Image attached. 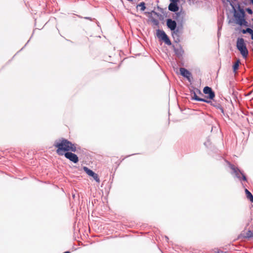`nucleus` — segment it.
I'll use <instances>...</instances> for the list:
<instances>
[{
    "mask_svg": "<svg viewBox=\"0 0 253 253\" xmlns=\"http://www.w3.org/2000/svg\"><path fill=\"white\" fill-rule=\"evenodd\" d=\"M166 25L171 31L174 42L179 43L180 42V37L183 33L184 23H177L175 20L168 18L166 19Z\"/></svg>",
    "mask_w": 253,
    "mask_h": 253,
    "instance_id": "nucleus-1",
    "label": "nucleus"
},
{
    "mask_svg": "<svg viewBox=\"0 0 253 253\" xmlns=\"http://www.w3.org/2000/svg\"><path fill=\"white\" fill-rule=\"evenodd\" d=\"M233 13V21L230 20L229 23L234 22L235 24L240 26L248 27L249 24L246 20V14L243 8H239L235 11H232Z\"/></svg>",
    "mask_w": 253,
    "mask_h": 253,
    "instance_id": "nucleus-2",
    "label": "nucleus"
},
{
    "mask_svg": "<svg viewBox=\"0 0 253 253\" xmlns=\"http://www.w3.org/2000/svg\"><path fill=\"white\" fill-rule=\"evenodd\" d=\"M68 140L61 138L54 141L53 146L56 148V152L59 156H64L68 152Z\"/></svg>",
    "mask_w": 253,
    "mask_h": 253,
    "instance_id": "nucleus-3",
    "label": "nucleus"
},
{
    "mask_svg": "<svg viewBox=\"0 0 253 253\" xmlns=\"http://www.w3.org/2000/svg\"><path fill=\"white\" fill-rule=\"evenodd\" d=\"M229 168L232 170L231 174L234 175L240 181H248L247 176L244 171L229 162H227Z\"/></svg>",
    "mask_w": 253,
    "mask_h": 253,
    "instance_id": "nucleus-4",
    "label": "nucleus"
},
{
    "mask_svg": "<svg viewBox=\"0 0 253 253\" xmlns=\"http://www.w3.org/2000/svg\"><path fill=\"white\" fill-rule=\"evenodd\" d=\"M237 49L240 51L244 58H246L249 54V51L244 39L242 38H238L236 41Z\"/></svg>",
    "mask_w": 253,
    "mask_h": 253,
    "instance_id": "nucleus-5",
    "label": "nucleus"
},
{
    "mask_svg": "<svg viewBox=\"0 0 253 253\" xmlns=\"http://www.w3.org/2000/svg\"><path fill=\"white\" fill-rule=\"evenodd\" d=\"M156 31V36L160 41H163L168 45H172V43L169 38L163 30L158 29Z\"/></svg>",
    "mask_w": 253,
    "mask_h": 253,
    "instance_id": "nucleus-6",
    "label": "nucleus"
},
{
    "mask_svg": "<svg viewBox=\"0 0 253 253\" xmlns=\"http://www.w3.org/2000/svg\"><path fill=\"white\" fill-rule=\"evenodd\" d=\"M203 93L207 95L205 96L206 99L210 100H213L215 97V92L211 87L206 86L203 88Z\"/></svg>",
    "mask_w": 253,
    "mask_h": 253,
    "instance_id": "nucleus-7",
    "label": "nucleus"
},
{
    "mask_svg": "<svg viewBox=\"0 0 253 253\" xmlns=\"http://www.w3.org/2000/svg\"><path fill=\"white\" fill-rule=\"evenodd\" d=\"M84 171L89 176L93 178V179L97 182H100V179L98 175L90 169L87 167L84 166L83 168Z\"/></svg>",
    "mask_w": 253,
    "mask_h": 253,
    "instance_id": "nucleus-8",
    "label": "nucleus"
},
{
    "mask_svg": "<svg viewBox=\"0 0 253 253\" xmlns=\"http://www.w3.org/2000/svg\"><path fill=\"white\" fill-rule=\"evenodd\" d=\"M179 71L180 75L183 77L186 78L189 82L191 83L192 82L193 79L192 74L188 70L184 68H180Z\"/></svg>",
    "mask_w": 253,
    "mask_h": 253,
    "instance_id": "nucleus-9",
    "label": "nucleus"
},
{
    "mask_svg": "<svg viewBox=\"0 0 253 253\" xmlns=\"http://www.w3.org/2000/svg\"><path fill=\"white\" fill-rule=\"evenodd\" d=\"M178 48H176L174 45H172V48L175 55L179 59H181L183 58L184 50L181 44H178Z\"/></svg>",
    "mask_w": 253,
    "mask_h": 253,
    "instance_id": "nucleus-10",
    "label": "nucleus"
},
{
    "mask_svg": "<svg viewBox=\"0 0 253 253\" xmlns=\"http://www.w3.org/2000/svg\"><path fill=\"white\" fill-rule=\"evenodd\" d=\"M64 156L66 159H68L74 164H77L79 161V157L77 155L74 153L68 152L66 153Z\"/></svg>",
    "mask_w": 253,
    "mask_h": 253,
    "instance_id": "nucleus-11",
    "label": "nucleus"
},
{
    "mask_svg": "<svg viewBox=\"0 0 253 253\" xmlns=\"http://www.w3.org/2000/svg\"><path fill=\"white\" fill-rule=\"evenodd\" d=\"M203 102L207 103L208 104H210L211 106L216 108L217 109H219L221 107L219 101L215 100L214 98L213 99V100H208L206 99V98H204Z\"/></svg>",
    "mask_w": 253,
    "mask_h": 253,
    "instance_id": "nucleus-12",
    "label": "nucleus"
},
{
    "mask_svg": "<svg viewBox=\"0 0 253 253\" xmlns=\"http://www.w3.org/2000/svg\"><path fill=\"white\" fill-rule=\"evenodd\" d=\"M174 12V14H172V20H175L177 23H184V15H180L179 12H178V11H177V12Z\"/></svg>",
    "mask_w": 253,
    "mask_h": 253,
    "instance_id": "nucleus-13",
    "label": "nucleus"
},
{
    "mask_svg": "<svg viewBox=\"0 0 253 253\" xmlns=\"http://www.w3.org/2000/svg\"><path fill=\"white\" fill-rule=\"evenodd\" d=\"M190 93L191 95V99L192 100H195L197 101H200V102H203L204 100L203 98H201L197 96L196 90L194 88H191V86L190 88H189Z\"/></svg>",
    "mask_w": 253,
    "mask_h": 253,
    "instance_id": "nucleus-14",
    "label": "nucleus"
},
{
    "mask_svg": "<svg viewBox=\"0 0 253 253\" xmlns=\"http://www.w3.org/2000/svg\"><path fill=\"white\" fill-rule=\"evenodd\" d=\"M228 2L232 8V11H235L241 8L237 0H230Z\"/></svg>",
    "mask_w": 253,
    "mask_h": 253,
    "instance_id": "nucleus-15",
    "label": "nucleus"
},
{
    "mask_svg": "<svg viewBox=\"0 0 253 253\" xmlns=\"http://www.w3.org/2000/svg\"><path fill=\"white\" fill-rule=\"evenodd\" d=\"M180 9L178 3H169L168 6V9L171 12H177Z\"/></svg>",
    "mask_w": 253,
    "mask_h": 253,
    "instance_id": "nucleus-16",
    "label": "nucleus"
},
{
    "mask_svg": "<svg viewBox=\"0 0 253 253\" xmlns=\"http://www.w3.org/2000/svg\"><path fill=\"white\" fill-rule=\"evenodd\" d=\"M68 143L69 144H68V152H76L77 151V147L76 146V144L74 143H73L71 141L68 140Z\"/></svg>",
    "mask_w": 253,
    "mask_h": 253,
    "instance_id": "nucleus-17",
    "label": "nucleus"
},
{
    "mask_svg": "<svg viewBox=\"0 0 253 253\" xmlns=\"http://www.w3.org/2000/svg\"><path fill=\"white\" fill-rule=\"evenodd\" d=\"M245 192L247 198L252 203H253V195L252 193L247 188H245Z\"/></svg>",
    "mask_w": 253,
    "mask_h": 253,
    "instance_id": "nucleus-18",
    "label": "nucleus"
},
{
    "mask_svg": "<svg viewBox=\"0 0 253 253\" xmlns=\"http://www.w3.org/2000/svg\"><path fill=\"white\" fill-rule=\"evenodd\" d=\"M240 61V59L237 60V61L234 63L232 65L233 72L235 74L236 73L238 69H239Z\"/></svg>",
    "mask_w": 253,
    "mask_h": 253,
    "instance_id": "nucleus-19",
    "label": "nucleus"
},
{
    "mask_svg": "<svg viewBox=\"0 0 253 253\" xmlns=\"http://www.w3.org/2000/svg\"><path fill=\"white\" fill-rule=\"evenodd\" d=\"M138 7H140V10L141 11H144L146 9L145 2L144 1L140 2L136 5V8H138Z\"/></svg>",
    "mask_w": 253,
    "mask_h": 253,
    "instance_id": "nucleus-20",
    "label": "nucleus"
},
{
    "mask_svg": "<svg viewBox=\"0 0 253 253\" xmlns=\"http://www.w3.org/2000/svg\"><path fill=\"white\" fill-rule=\"evenodd\" d=\"M244 238L248 239L253 238V231L249 230L247 232L246 235L244 236Z\"/></svg>",
    "mask_w": 253,
    "mask_h": 253,
    "instance_id": "nucleus-21",
    "label": "nucleus"
},
{
    "mask_svg": "<svg viewBox=\"0 0 253 253\" xmlns=\"http://www.w3.org/2000/svg\"><path fill=\"white\" fill-rule=\"evenodd\" d=\"M252 30H253L252 29H251L250 27H248L246 29H240L241 32H242L244 34H247V33L250 34Z\"/></svg>",
    "mask_w": 253,
    "mask_h": 253,
    "instance_id": "nucleus-22",
    "label": "nucleus"
},
{
    "mask_svg": "<svg viewBox=\"0 0 253 253\" xmlns=\"http://www.w3.org/2000/svg\"><path fill=\"white\" fill-rule=\"evenodd\" d=\"M144 14L147 16L149 18V19L151 22L153 19H155L153 17V15L152 14H150L149 11H145L144 12Z\"/></svg>",
    "mask_w": 253,
    "mask_h": 253,
    "instance_id": "nucleus-23",
    "label": "nucleus"
},
{
    "mask_svg": "<svg viewBox=\"0 0 253 253\" xmlns=\"http://www.w3.org/2000/svg\"><path fill=\"white\" fill-rule=\"evenodd\" d=\"M244 10L245 12H247L250 15L253 14V10L251 7H247Z\"/></svg>",
    "mask_w": 253,
    "mask_h": 253,
    "instance_id": "nucleus-24",
    "label": "nucleus"
},
{
    "mask_svg": "<svg viewBox=\"0 0 253 253\" xmlns=\"http://www.w3.org/2000/svg\"><path fill=\"white\" fill-rule=\"evenodd\" d=\"M84 18L85 19L89 20L90 21H95L97 26L99 27V23L95 18H92L90 17H84Z\"/></svg>",
    "mask_w": 253,
    "mask_h": 253,
    "instance_id": "nucleus-25",
    "label": "nucleus"
},
{
    "mask_svg": "<svg viewBox=\"0 0 253 253\" xmlns=\"http://www.w3.org/2000/svg\"><path fill=\"white\" fill-rule=\"evenodd\" d=\"M151 22L154 25L159 27L160 22L158 20H157L156 19H153Z\"/></svg>",
    "mask_w": 253,
    "mask_h": 253,
    "instance_id": "nucleus-26",
    "label": "nucleus"
},
{
    "mask_svg": "<svg viewBox=\"0 0 253 253\" xmlns=\"http://www.w3.org/2000/svg\"><path fill=\"white\" fill-rule=\"evenodd\" d=\"M191 88H194V89H195V90H196V93H198L199 95H202V96H203V93L202 92V91H201V90H200V89H199V88H196V87H194V86H193V85H192V86H191Z\"/></svg>",
    "mask_w": 253,
    "mask_h": 253,
    "instance_id": "nucleus-27",
    "label": "nucleus"
},
{
    "mask_svg": "<svg viewBox=\"0 0 253 253\" xmlns=\"http://www.w3.org/2000/svg\"><path fill=\"white\" fill-rule=\"evenodd\" d=\"M159 19L160 20H163L164 19V15H162L161 14L158 12L156 15Z\"/></svg>",
    "mask_w": 253,
    "mask_h": 253,
    "instance_id": "nucleus-28",
    "label": "nucleus"
},
{
    "mask_svg": "<svg viewBox=\"0 0 253 253\" xmlns=\"http://www.w3.org/2000/svg\"><path fill=\"white\" fill-rule=\"evenodd\" d=\"M166 8H162V10H160V11L162 14H163V15H165L166 17H167V14H168V13H167V12H166Z\"/></svg>",
    "mask_w": 253,
    "mask_h": 253,
    "instance_id": "nucleus-29",
    "label": "nucleus"
},
{
    "mask_svg": "<svg viewBox=\"0 0 253 253\" xmlns=\"http://www.w3.org/2000/svg\"><path fill=\"white\" fill-rule=\"evenodd\" d=\"M155 9H156V7H154V9L152 10H151V11H150L149 13H150V14H154L155 15H156V14L158 13V12L155 11Z\"/></svg>",
    "mask_w": 253,
    "mask_h": 253,
    "instance_id": "nucleus-30",
    "label": "nucleus"
},
{
    "mask_svg": "<svg viewBox=\"0 0 253 253\" xmlns=\"http://www.w3.org/2000/svg\"><path fill=\"white\" fill-rule=\"evenodd\" d=\"M178 12H179L180 15H185V11L183 10L182 8H181V9L178 11Z\"/></svg>",
    "mask_w": 253,
    "mask_h": 253,
    "instance_id": "nucleus-31",
    "label": "nucleus"
},
{
    "mask_svg": "<svg viewBox=\"0 0 253 253\" xmlns=\"http://www.w3.org/2000/svg\"><path fill=\"white\" fill-rule=\"evenodd\" d=\"M180 0H169L170 3H178Z\"/></svg>",
    "mask_w": 253,
    "mask_h": 253,
    "instance_id": "nucleus-32",
    "label": "nucleus"
},
{
    "mask_svg": "<svg viewBox=\"0 0 253 253\" xmlns=\"http://www.w3.org/2000/svg\"><path fill=\"white\" fill-rule=\"evenodd\" d=\"M221 29H222V25H220V22L218 21V31L220 32Z\"/></svg>",
    "mask_w": 253,
    "mask_h": 253,
    "instance_id": "nucleus-33",
    "label": "nucleus"
},
{
    "mask_svg": "<svg viewBox=\"0 0 253 253\" xmlns=\"http://www.w3.org/2000/svg\"><path fill=\"white\" fill-rule=\"evenodd\" d=\"M210 143V142L209 141V139L207 140V141L205 142L204 144V145L206 147H208V145Z\"/></svg>",
    "mask_w": 253,
    "mask_h": 253,
    "instance_id": "nucleus-34",
    "label": "nucleus"
},
{
    "mask_svg": "<svg viewBox=\"0 0 253 253\" xmlns=\"http://www.w3.org/2000/svg\"><path fill=\"white\" fill-rule=\"evenodd\" d=\"M219 109L221 111L222 114L225 116V113L223 108L221 106Z\"/></svg>",
    "mask_w": 253,
    "mask_h": 253,
    "instance_id": "nucleus-35",
    "label": "nucleus"
},
{
    "mask_svg": "<svg viewBox=\"0 0 253 253\" xmlns=\"http://www.w3.org/2000/svg\"><path fill=\"white\" fill-rule=\"evenodd\" d=\"M229 0H221L223 4H227L229 1Z\"/></svg>",
    "mask_w": 253,
    "mask_h": 253,
    "instance_id": "nucleus-36",
    "label": "nucleus"
},
{
    "mask_svg": "<svg viewBox=\"0 0 253 253\" xmlns=\"http://www.w3.org/2000/svg\"><path fill=\"white\" fill-rule=\"evenodd\" d=\"M250 36H251V38L252 40H253V30L252 31V32H251V33L250 34Z\"/></svg>",
    "mask_w": 253,
    "mask_h": 253,
    "instance_id": "nucleus-37",
    "label": "nucleus"
},
{
    "mask_svg": "<svg viewBox=\"0 0 253 253\" xmlns=\"http://www.w3.org/2000/svg\"><path fill=\"white\" fill-rule=\"evenodd\" d=\"M157 9L160 11V10H162V8H161L159 5H157Z\"/></svg>",
    "mask_w": 253,
    "mask_h": 253,
    "instance_id": "nucleus-38",
    "label": "nucleus"
},
{
    "mask_svg": "<svg viewBox=\"0 0 253 253\" xmlns=\"http://www.w3.org/2000/svg\"><path fill=\"white\" fill-rule=\"evenodd\" d=\"M29 41H30V40H29V41L27 42V43L25 44V45L24 46V47H22V48H21V49L19 51H21V50H22L24 48V47H25V46H26L27 45V44H28V43L29 42Z\"/></svg>",
    "mask_w": 253,
    "mask_h": 253,
    "instance_id": "nucleus-39",
    "label": "nucleus"
},
{
    "mask_svg": "<svg viewBox=\"0 0 253 253\" xmlns=\"http://www.w3.org/2000/svg\"><path fill=\"white\" fill-rule=\"evenodd\" d=\"M220 36V32L217 31V36L219 38Z\"/></svg>",
    "mask_w": 253,
    "mask_h": 253,
    "instance_id": "nucleus-40",
    "label": "nucleus"
},
{
    "mask_svg": "<svg viewBox=\"0 0 253 253\" xmlns=\"http://www.w3.org/2000/svg\"><path fill=\"white\" fill-rule=\"evenodd\" d=\"M63 253H71V252L69 251H67L63 252Z\"/></svg>",
    "mask_w": 253,
    "mask_h": 253,
    "instance_id": "nucleus-41",
    "label": "nucleus"
},
{
    "mask_svg": "<svg viewBox=\"0 0 253 253\" xmlns=\"http://www.w3.org/2000/svg\"><path fill=\"white\" fill-rule=\"evenodd\" d=\"M221 250H219V249H217V251L215 252L216 253H221Z\"/></svg>",
    "mask_w": 253,
    "mask_h": 253,
    "instance_id": "nucleus-42",
    "label": "nucleus"
},
{
    "mask_svg": "<svg viewBox=\"0 0 253 253\" xmlns=\"http://www.w3.org/2000/svg\"><path fill=\"white\" fill-rule=\"evenodd\" d=\"M251 29H252V30H253V24L251 25L250 24V27Z\"/></svg>",
    "mask_w": 253,
    "mask_h": 253,
    "instance_id": "nucleus-43",
    "label": "nucleus"
},
{
    "mask_svg": "<svg viewBox=\"0 0 253 253\" xmlns=\"http://www.w3.org/2000/svg\"><path fill=\"white\" fill-rule=\"evenodd\" d=\"M128 1H129V2H131L132 3H133V0H127Z\"/></svg>",
    "mask_w": 253,
    "mask_h": 253,
    "instance_id": "nucleus-44",
    "label": "nucleus"
},
{
    "mask_svg": "<svg viewBox=\"0 0 253 253\" xmlns=\"http://www.w3.org/2000/svg\"><path fill=\"white\" fill-rule=\"evenodd\" d=\"M221 253H227L226 252L221 251Z\"/></svg>",
    "mask_w": 253,
    "mask_h": 253,
    "instance_id": "nucleus-45",
    "label": "nucleus"
},
{
    "mask_svg": "<svg viewBox=\"0 0 253 253\" xmlns=\"http://www.w3.org/2000/svg\"><path fill=\"white\" fill-rule=\"evenodd\" d=\"M131 155H133V154H131V155H128L127 156H126V157H129V156H131Z\"/></svg>",
    "mask_w": 253,
    "mask_h": 253,
    "instance_id": "nucleus-46",
    "label": "nucleus"
},
{
    "mask_svg": "<svg viewBox=\"0 0 253 253\" xmlns=\"http://www.w3.org/2000/svg\"><path fill=\"white\" fill-rule=\"evenodd\" d=\"M166 239L169 240V238L167 236H166Z\"/></svg>",
    "mask_w": 253,
    "mask_h": 253,
    "instance_id": "nucleus-47",
    "label": "nucleus"
},
{
    "mask_svg": "<svg viewBox=\"0 0 253 253\" xmlns=\"http://www.w3.org/2000/svg\"><path fill=\"white\" fill-rule=\"evenodd\" d=\"M242 185L244 187H245V186L244 185V184H242Z\"/></svg>",
    "mask_w": 253,
    "mask_h": 253,
    "instance_id": "nucleus-48",
    "label": "nucleus"
},
{
    "mask_svg": "<svg viewBox=\"0 0 253 253\" xmlns=\"http://www.w3.org/2000/svg\"><path fill=\"white\" fill-rule=\"evenodd\" d=\"M251 20H252V21H253V18H252V19H251Z\"/></svg>",
    "mask_w": 253,
    "mask_h": 253,
    "instance_id": "nucleus-49",
    "label": "nucleus"
},
{
    "mask_svg": "<svg viewBox=\"0 0 253 253\" xmlns=\"http://www.w3.org/2000/svg\"><path fill=\"white\" fill-rule=\"evenodd\" d=\"M122 2H123V0H121Z\"/></svg>",
    "mask_w": 253,
    "mask_h": 253,
    "instance_id": "nucleus-50",
    "label": "nucleus"
}]
</instances>
